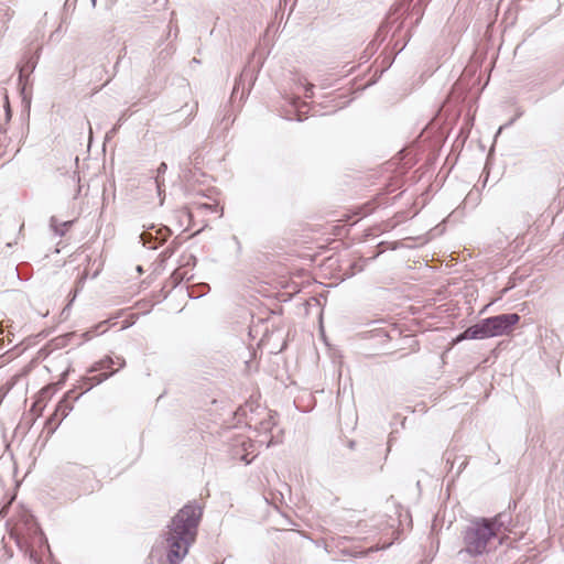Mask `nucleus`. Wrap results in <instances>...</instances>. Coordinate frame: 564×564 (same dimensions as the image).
Returning a JSON list of instances; mask_svg holds the SVG:
<instances>
[{
  "label": "nucleus",
  "mask_w": 564,
  "mask_h": 564,
  "mask_svg": "<svg viewBox=\"0 0 564 564\" xmlns=\"http://www.w3.org/2000/svg\"><path fill=\"white\" fill-rule=\"evenodd\" d=\"M202 508L196 505L184 506L172 519L164 539V549L169 564H180L195 542Z\"/></svg>",
  "instance_id": "f257e3e1"
},
{
  "label": "nucleus",
  "mask_w": 564,
  "mask_h": 564,
  "mask_svg": "<svg viewBox=\"0 0 564 564\" xmlns=\"http://www.w3.org/2000/svg\"><path fill=\"white\" fill-rule=\"evenodd\" d=\"M113 361L110 358L102 359L98 362L97 367L93 368L90 372L101 371L97 375H91L84 379L80 384L82 392L75 389L67 391L63 399L57 403L54 412L46 421V429L54 433L65 417L73 411L75 402L79 399L83 392L90 390L95 384H99L111 376L116 370L111 369Z\"/></svg>",
  "instance_id": "f03ea898"
},
{
  "label": "nucleus",
  "mask_w": 564,
  "mask_h": 564,
  "mask_svg": "<svg viewBox=\"0 0 564 564\" xmlns=\"http://www.w3.org/2000/svg\"><path fill=\"white\" fill-rule=\"evenodd\" d=\"M505 531L502 523L497 518L477 523L466 534V552L479 555L496 549L507 538Z\"/></svg>",
  "instance_id": "7ed1b4c3"
},
{
  "label": "nucleus",
  "mask_w": 564,
  "mask_h": 564,
  "mask_svg": "<svg viewBox=\"0 0 564 564\" xmlns=\"http://www.w3.org/2000/svg\"><path fill=\"white\" fill-rule=\"evenodd\" d=\"M520 316L513 314H501L485 319L489 337L508 335L512 332V327L518 324Z\"/></svg>",
  "instance_id": "20e7f679"
},
{
  "label": "nucleus",
  "mask_w": 564,
  "mask_h": 564,
  "mask_svg": "<svg viewBox=\"0 0 564 564\" xmlns=\"http://www.w3.org/2000/svg\"><path fill=\"white\" fill-rule=\"evenodd\" d=\"M488 329L485 325V319L476 324L474 326L468 327L464 333H462L456 339L455 343L462 341L464 339H478V338H488Z\"/></svg>",
  "instance_id": "39448f33"
},
{
  "label": "nucleus",
  "mask_w": 564,
  "mask_h": 564,
  "mask_svg": "<svg viewBox=\"0 0 564 564\" xmlns=\"http://www.w3.org/2000/svg\"><path fill=\"white\" fill-rule=\"evenodd\" d=\"M50 391H51V387L50 386L43 388L40 391V393H39L37 400L33 404V409L34 410H39V415H41L43 409L45 408V404L41 405L42 400L45 399V398H50Z\"/></svg>",
  "instance_id": "423d86ee"
},
{
  "label": "nucleus",
  "mask_w": 564,
  "mask_h": 564,
  "mask_svg": "<svg viewBox=\"0 0 564 564\" xmlns=\"http://www.w3.org/2000/svg\"><path fill=\"white\" fill-rule=\"evenodd\" d=\"M198 209H206L214 213L218 212V205H210V204H197Z\"/></svg>",
  "instance_id": "0eeeda50"
},
{
  "label": "nucleus",
  "mask_w": 564,
  "mask_h": 564,
  "mask_svg": "<svg viewBox=\"0 0 564 564\" xmlns=\"http://www.w3.org/2000/svg\"><path fill=\"white\" fill-rule=\"evenodd\" d=\"M313 88H314V85L312 84H308L306 89H305V97L310 98L313 96Z\"/></svg>",
  "instance_id": "6e6552de"
},
{
  "label": "nucleus",
  "mask_w": 564,
  "mask_h": 564,
  "mask_svg": "<svg viewBox=\"0 0 564 564\" xmlns=\"http://www.w3.org/2000/svg\"><path fill=\"white\" fill-rule=\"evenodd\" d=\"M242 446L246 451H250V453H253V443L251 441H248V442H243L242 443Z\"/></svg>",
  "instance_id": "1a4fd4ad"
},
{
  "label": "nucleus",
  "mask_w": 564,
  "mask_h": 564,
  "mask_svg": "<svg viewBox=\"0 0 564 564\" xmlns=\"http://www.w3.org/2000/svg\"><path fill=\"white\" fill-rule=\"evenodd\" d=\"M86 278H87V272H86V270H85V271H84V273L79 276V279H78V281H77V285L83 286V284H84V282H85Z\"/></svg>",
  "instance_id": "9d476101"
},
{
  "label": "nucleus",
  "mask_w": 564,
  "mask_h": 564,
  "mask_svg": "<svg viewBox=\"0 0 564 564\" xmlns=\"http://www.w3.org/2000/svg\"><path fill=\"white\" fill-rule=\"evenodd\" d=\"M242 460H245L247 464H249L251 462L250 458H248V454L247 455H243L242 457Z\"/></svg>",
  "instance_id": "9b49d317"
}]
</instances>
